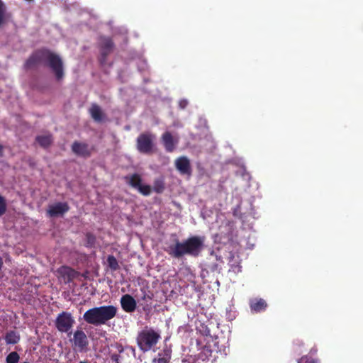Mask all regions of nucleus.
I'll list each match as a JSON object with an SVG mask.
<instances>
[{
  "label": "nucleus",
  "instance_id": "1a4fd4ad",
  "mask_svg": "<svg viewBox=\"0 0 363 363\" xmlns=\"http://www.w3.org/2000/svg\"><path fill=\"white\" fill-rule=\"evenodd\" d=\"M58 278L64 283L67 284L78 279L80 273L70 267L62 266L57 270Z\"/></svg>",
  "mask_w": 363,
  "mask_h": 363
},
{
  "label": "nucleus",
  "instance_id": "7c9ffc66",
  "mask_svg": "<svg viewBox=\"0 0 363 363\" xmlns=\"http://www.w3.org/2000/svg\"><path fill=\"white\" fill-rule=\"evenodd\" d=\"M118 355H117V354H113V355L111 356V359H112V360L117 361V360H118Z\"/></svg>",
  "mask_w": 363,
  "mask_h": 363
},
{
  "label": "nucleus",
  "instance_id": "2f4dec72",
  "mask_svg": "<svg viewBox=\"0 0 363 363\" xmlns=\"http://www.w3.org/2000/svg\"><path fill=\"white\" fill-rule=\"evenodd\" d=\"M3 265H4L3 259L1 257H0V271L1 270V269L3 267Z\"/></svg>",
  "mask_w": 363,
  "mask_h": 363
},
{
  "label": "nucleus",
  "instance_id": "f704fd0d",
  "mask_svg": "<svg viewBox=\"0 0 363 363\" xmlns=\"http://www.w3.org/2000/svg\"><path fill=\"white\" fill-rule=\"evenodd\" d=\"M23 363H28V362H24Z\"/></svg>",
  "mask_w": 363,
  "mask_h": 363
},
{
  "label": "nucleus",
  "instance_id": "ddd939ff",
  "mask_svg": "<svg viewBox=\"0 0 363 363\" xmlns=\"http://www.w3.org/2000/svg\"><path fill=\"white\" fill-rule=\"evenodd\" d=\"M175 167L182 175L190 176L191 174V167L190 161L186 156H181L176 159L174 162Z\"/></svg>",
  "mask_w": 363,
  "mask_h": 363
},
{
  "label": "nucleus",
  "instance_id": "5701e85b",
  "mask_svg": "<svg viewBox=\"0 0 363 363\" xmlns=\"http://www.w3.org/2000/svg\"><path fill=\"white\" fill-rule=\"evenodd\" d=\"M142 195L147 196L150 195L152 192V186L148 184H143L139 186L137 189Z\"/></svg>",
  "mask_w": 363,
  "mask_h": 363
},
{
  "label": "nucleus",
  "instance_id": "bb28decb",
  "mask_svg": "<svg viewBox=\"0 0 363 363\" xmlns=\"http://www.w3.org/2000/svg\"><path fill=\"white\" fill-rule=\"evenodd\" d=\"M298 363H318L317 361L311 357L303 356L298 361Z\"/></svg>",
  "mask_w": 363,
  "mask_h": 363
},
{
  "label": "nucleus",
  "instance_id": "aec40b11",
  "mask_svg": "<svg viewBox=\"0 0 363 363\" xmlns=\"http://www.w3.org/2000/svg\"><path fill=\"white\" fill-rule=\"evenodd\" d=\"M165 189V183L163 177L155 179L153 182V190L157 194H162Z\"/></svg>",
  "mask_w": 363,
  "mask_h": 363
},
{
  "label": "nucleus",
  "instance_id": "6e6552de",
  "mask_svg": "<svg viewBox=\"0 0 363 363\" xmlns=\"http://www.w3.org/2000/svg\"><path fill=\"white\" fill-rule=\"evenodd\" d=\"M165 251L173 258H180L188 255V250L184 240L180 242L178 238L174 240V244L169 245Z\"/></svg>",
  "mask_w": 363,
  "mask_h": 363
},
{
  "label": "nucleus",
  "instance_id": "39448f33",
  "mask_svg": "<svg viewBox=\"0 0 363 363\" xmlns=\"http://www.w3.org/2000/svg\"><path fill=\"white\" fill-rule=\"evenodd\" d=\"M75 323L74 318L71 313L62 312L56 318L55 324L57 330L60 333H67L68 336L72 335V328Z\"/></svg>",
  "mask_w": 363,
  "mask_h": 363
},
{
  "label": "nucleus",
  "instance_id": "2eb2a0df",
  "mask_svg": "<svg viewBox=\"0 0 363 363\" xmlns=\"http://www.w3.org/2000/svg\"><path fill=\"white\" fill-rule=\"evenodd\" d=\"M89 113L92 119L96 123H102L106 121V115L102 111L101 108L96 104H92Z\"/></svg>",
  "mask_w": 363,
  "mask_h": 363
},
{
  "label": "nucleus",
  "instance_id": "9d476101",
  "mask_svg": "<svg viewBox=\"0 0 363 363\" xmlns=\"http://www.w3.org/2000/svg\"><path fill=\"white\" fill-rule=\"evenodd\" d=\"M69 210V206L66 202H57L49 205L47 209V214L50 218L62 216Z\"/></svg>",
  "mask_w": 363,
  "mask_h": 363
},
{
  "label": "nucleus",
  "instance_id": "473e14b6",
  "mask_svg": "<svg viewBox=\"0 0 363 363\" xmlns=\"http://www.w3.org/2000/svg\"><path fill=\"white\" fill-rule=\"evenodd\" d=\"M3 156V146L0 145V157Z\"/></svg>",
  "mask_w": 363,
  "mask_h": 363
},
{
  "label": "nucleus",
  "instance_id": "c756f323",
  "mask_svg": "<svg viewBox=\"0 0 363 363\" xmlns=\"http://www.w3.org/2000/svg\"><path fill=\"white\" fill-rule=\"evenodd\" d=\"M187 105V101L186 100H182L180 101L179 103V106L182 108H184Z\"/></svg>",
  "mask_w": 363,
  "mask_h": 363
},
{
  "label": "nucleus",
  "instance_id": "20e7f679",
  "mask_svg": "<svg viewBox=\"0 0 363 363\" xmlns=\"http://www.w3.org/2000/svg\"><path fill=\"white\" fill-rule=\"evenodd\" d=\"M155 135L150 133H143L138 135L136 140L137 150L143 154L152 153L155 147Z\"/></svg>",
  "mask_w": 363,
  "mask_h": 363
},
{
  "label": "nucleus",
  "instance_id": "a211bd4d",
  "mask_svg": "<svg viewBox=\"0 0 363 363\" xmlns=\"http://www.w3.org/2000/svg\"><path fill=\"white\" fill-rule=\"evenodd\" d=\"M126 183L131 187L138 189L142 184V177L138 174L135 173L125 177Z\"/></svg>",
  "mask_w": 363,
  "mask_h": 363
},
{
  "label": "nucleus",
  "instance_id": "4468645a",
  "mask_svg": "<svg viewBox=\"0 0 363 363\" xmlns=\"http://www.w3.org/2000/svg\"><path fill=\"white\" fill-rule=\"evenodd\" d=\"M162 142L167 152H172L178 143V140L174 139L172 133L169 131L164 132L162 135Z\"/></svg>",
  "mask_w": 363,
  "mask_h": 363
},
{
  "label": "nucleus",
  "instance_id": "412c9836",
  "mask_svg": "<svg viewBox=\"0 0 363 363\" xmlns=\"http://www.w3.org/2000/svg\"><path fill=\"white\" fill-rule=\"evenodd\" d=\"M35 140L43 147H49L52 142V136L50 135H38L36 137Z\"/></svg>",
  "mask_w": 363,
  "mask_h": 363
},
{
  "label": "nucleus",
  "instance_id": "393cba45",
  "mask_svg": "<svg viewBox=\"0 0 363 363\" xmlns=\"http://www.w3.org/2000/svg\"><path fill=\"white\" fill-rule=\"evenodd\" d=\"M6 200L4 196L0 195V216H3L6 213Z\"/></svg>",
  "mask_w": 363,
  "mask_h": 363
},
{
  "label": "nucleus",
  "instance_id": "7ed1b4c3",
  "mask_svg": "<svg viewBox=\"0 0 363 363\" xmlns=\"http://www.w3.org/2000/svg\"><path fill=\"white\" fill-rule=\"evenodd\" d=\"M161 339L159 331L145 328L138 333L136 341L139 349L143 352L152 350Z\"/></svg>",
  "mask_w": 363,
  "mask_h": 363
},
{
  "label": "nucleus",
  "instance_id": "6ab92c4d",
  "mask_svg": "<svg viewBox=\"0 0 363 363\" xmlns=\"http://www.w3.org/2000/svg\"><path fill=\"white\" fill-rule=\"evenodd\" d=\"M4 340L7 345H15L20 341L21 336L18 332L10 330L6 333Z\"/></svg>",
  "mask_w": 363,
  "mask_h": 363
},
{
  "label": "nucleus",
  "instance_id": "f8f14e48",
  "mask_svg": "<svg viewBox=\"0 0 363 363\" xmlns=\"http://www.w3.org/2000/svg\"><path fill=\"white\" fill-rule=\"evenodd\" d=\"M94 147H89L87 143L74 141L72 145V151L77 156L84 158L89 157L93 152Z\"/></svg>",
  "mask_w": 363,
  "mask_h": 363
},
{
  "label": "nucleus",
  "instance_id": "b1692460",
  "mask_svg": "<svg viewBox=\"0 0 363 363\" xmlns=\"http://www.w3.org/2000/svg\"><path fill=\"white\" fill-rule=\"evenodd\" d=\"M20 359V356L16 352H11L9 353L6 358V363H18Z\"/></svg>",
  "mask_w": 363,
  "mask_h": 363
},
{
  "label": "nucleus",
  "instance_id": "c85d7f7f",
  "mask_svg": "<svg viewBox=\"0 0 363 363\" xmlns=\"http://www.w3.org/2000/svg\"><path fill=\"white\" fill-rule=\"evenodd\" d=\"M157 363H168V360L165 357L158 358Z\"/></svg>",
  "mask_w": 363,
  "mask_h": 363
},
{
  "label": "nucleus",
  "instance_id": "a878e982",
  "mask_svg": "<svg viewBox=\"0 0 363 363\" xmlns=\"http://www.w3.org/2000/svg\"><path fill=\"white\" fill-rule=\"evenodd\" d=\"M6 6L4 3L0 0V26L5 21Z\"/></svg>",
  "mask_w": 363,
  "mask_h": 363
},
{
  "label": "nucleus",
  "instance_id": "f3484780",
  "mask_svg": "<svg viewBox=\"0 0 363 363\" xmlns=\"http://www.w3.org/2000/svg\"><path fill=\"white\" fill-rule=\"evenodd\" d=\"M250 308L255 313L264 311L267 306L266 301L262 298H253L250 302Z\"/></svg>",
  "mask_w": 363,
  "mask_h": 363
},
{
  "label": "nucleus",
  "instance_id": "cd10ccee",
  "mask_svg": "<svg viewBox=\"0 0 363 363\" xmlns=\"http://www.w3.org/2000/svg\"><path fill=\"white\" fill-rule=\"evenodd\" d=\"M86 239L89 246H93L96 242V237L91 233L86 234Z\"/></svg>",
  "mask_w": 363,
  "mask_h": 363
},
{
  "label": "nucleus",
  "instance_id": "f03ea898",
  "mask_svg": "<svg viewBox=\"0 0 363 363\" xmlns=\"http://www.w3.org/2000/svg\"><path fill=\"white\" fill-rule=\"evenodd\" d=\"M117 313V308L114 306H104L94 307L86 311L83 315V319L89 324L101 325L113 318Z\"/></svg>",
  "mask_w": 363,
  "mask_h": 363
},
{
  "label": "nucleus",
  "instance_id": "72a5a7b5",
  "mask_svg": "<svg viewBox=\"0 0 363 363\" xmlns=\"http://www.w3.org/2000/svg\"><path fill=\"white\" fill-rule=\"evenodd\" d=\"M79 363H88L87 361H80Z\"/></svg>",
  "mask_w": 363,
  "mask_h": 363
},
{
  "label": "nucleus",
  "instance_id": "dca6fc26",
  "mask_svg": "<svg viewBox=\"0 0 363 363\" xmlns=\"http://www.w3.org/2000/svg\"><path fill=\"white\" fill-rule=\"evenodd\" d=\"M121 305L124 311L126 313H133L137 307V302L133 296H121Z\"/></svg>",
  "mask_w": 363,
  "mask_h": 363
},
{
  "label": "nucleus",
  "instance_id": "f257e3e1",
  "mask_svg": "<svg viewBox=\"0 0 363 363\" xmlns=\"http://www.w3.org/2000/svg\"><path fill=\"white\" fill-rule=\"evenodd\" d=\"M48 66L57 81L64 77L63 62L60 57L48 49L42 48L35 50L24 64L26 69H31L40 64Z\"/></svg>",
  "mask_w": 363,
  "mask_h": 363
},
{
  "label": "nucleus",
  "instance_id": "9b49d317",
  "mask_svg": "<svg viewBox=\"0 0 363 363\" xmlns=\"http://www.w3.org/2000/svg\"><path fill=\"white\" fill-rule=\"evenodd\" d=\"M99 48L101 49V63L104 62L107 56L113 51L114 43L109 37L101 36L99 38Z\"/></svg>",
  "mask_w": 363,
  "mask_h": 363
},
{
  "label": "nucleus",
  "instance_id": "423d86ee",
  "mask_svg": "<svg viewBox=\"0 0 363 363\" xmlns=\"http://www.w3.org/2000/svg\"><path fill=\"white\" fill-rule=\"evenodd\" d=\"M72 348L79 352H86L89 350V340L86 333L82 329H77L70 339Z\"/></svg>",
  "mask_w": 363,
  "mask_h": 363
},
{
  "label": "nucleus",
  "instance_id": "0eeeda50",
  "mask_svg": "<svg viewBox=\"0 0 363 363\" xmlns=\"http://www.w3.org/2000/svg\"><path fill=\"white\" fill-rule=\"evenodd\" d=\"M188 250V255L197 257L203 247L204 238L200 236H191L184 240Z\"/></svg>",
  "mask_w": 363,
  "mask_h": 363
},
{
  "label": "nucleus",
  "instance_id": "4be33fe9",
  "mask_svg": "<svg viewBox=\"0 0 363 363\" xmlns=\"http://www.w3.org/2000/svg\"><path fill=\"white\" fill-rule=\"evenodd\" d=\"M107 264L111 271L115 272L119 269V264L116 258L113 255L107 257Z\"/></svg>",
  "mask_w": 363,
  "mask_h": 363
}]
</instances>
